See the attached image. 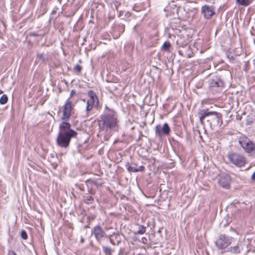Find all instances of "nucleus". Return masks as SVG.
Segmentation results:
<instances>
[{"label":"nucleus","mask_w":255,"mask_h":255,"mask_svg":"<svg viewBox=\"0 0 255 255\" xmlns=\"http://www.w3.org/2000/svg\"><path fill=\"white\" fill-rule=\"evenodd\" d=\"M72 109V102L68 99L64 105L61 119L64 121L59 125V132L56 138V143L62 148L69 147L72 138L76 137L77 132L71 128V125L65 121H68L71 115Z\"/></svg>","instance_id":"1"},{"label":"nucleus","mask_w":255,"mask_h":255,"mask_svg":"<svg viewBox=\"0 0 255 255\" xmlns=\"http://www.w3.org/2000/svg\"><path fill=\"white\" fill-rule=\"evenodd\" d=\"M98 123L101 131L107 132L110 130H117L119 128L117 115L113 110L107 109L101 116Z\"/></svg>","instance_id":"2"},{"label":"nucleus","mask_w":255,"mask_h":255,"mask_svg":"<svg viewBox=\"0 0 255 255\" xmlns=\"http://www.w3.org/2000/svg\"><path fill=\"white\" fill-rule=\"evenodd\" d=\"M199 120L201 124L203 123L204 120L206 118L207 122H209L210 126H217L221 123V116L216 112H209L208 110H203L200 113Z\"/></svg>","instance_id":"3"},{"label":"nucleus","mask_w":255,"mask_h":255,"mask_svg":"<svg viewBox=\"0 0 255 255\" xmlns=\"http://www.w3.org/2000/svg\"><path fill=\"white\" fill-rule=\"evenodd\" d=\"M227 158L230 163L238 167L244 166L247 162L246 158L243 155L237 152H229Z\"/></svg>","instance_id":"4"},{"label":"nucleus","mask_w":255,"mask_h":255,"mask_svg":"<svg viewBox=\"0 0 255 255\" xmlns=\"http://www.w3.org/2000/svg\"><path fill=\"white\" fill-rule=\"evenodd\" d=\"M239 143L244 151L248 153L255 152V144L245 135H241L239 138Z\"/></svg>","instance_id":"5"},{"label":"nucleus","mask_w":255,"mask_h":255,"mask_svg":"<svg viewBox=\"0 0 255 255\" xmlns=\"http://www.w3.org/2000/svg\"><path fill=\"white\" fill-rule=\"evenodd\" d=\"M231 238L226 237L225 235H221L216 241L215 245L219 249H224L231 244Z\"/></svg>","instance_id":"6"},{"label":"nucleus","mask_w":255,"mask_h":255,"mask_svg":"<svg viewBox=\"0 0 255 255\" xmlns=\"http://www.w3.org/2000/svg\"><path fill=\"white\" fill-rule=\"evenodd\" d=\"M201 13L205 19H210L215 14V8L211 5H204L201 8Z\"/></svg>","instance_id":"7"},{"label":"nucleus","mask_w":255,"mask_h":255,"mask_svg":"<svg viewBox=\"0 0 255 255\" xmlns=\"http://www.w3.org/2000/svg\"><path fill=\"white\" fill-rule=\"evenodd\" d=\"M231 178L229 175L226 174H222L219 176L218 183L223 188L229 189L230 188Z\"/></svg>","instance_id":"8"},{"label":"nucleus","mask_w":255,"mask_h":255,"mask_svg":"<svg viewBox=\"0 0 255 255\" xmlns=\"http://www.w3.org/2000/svg\"><path fill=\"white\" fill-rule=\"evenodd\" d=\"M92 234H93L98 242L101 241L102 239L106 237L105 231L99 225L96 226L92 231Z\"/></svg>","instance_id":"9"},{"label":"nucleus","mask_w":255,"mask_h":255,"mask_svg":"<svg viewBox=\"0 0 255 255\" xmlns=\"http://www.w3.org/2000/svg\"><path fill=\"white\" fill-rule=\"evenodd\" d=\"M209 84L212 88H221L223 87L224 83L218 76H214L210 81Z\"/></svg>","instance_id":"10"},{"label":"nucleus","mask_w":255,"mask_h":255,"mask_svg":"<svg viewBox=\"0 0 255 255\" xmlns=\"http://www.w3.org/2000/svg\"><path fill=\"white\" fill-rule=\"evenodd\" d=\"M109 238H110V243L113 245L116 244L119 245L122 241L120 235L118 233H114L112 235H110Z\"/></svg>","instance_id":"11"},{"label":"nucleus","mask_w":255,"mask_h":255,"mask_svg":"<svg viewBox=\"0 0 255 255\" xmlns=\"http://www.w3.org/2000/svg\"><path fill=\"white\" fill-rule=\"evenodd\" d=\"M88 95L90 98V99L88 100L90 103H92L93 105L97 106L99 104L98 99L95 94V93L92 90L89 91Z\"/></svg>","instance_id":"12"},{"label":"nucleus","mask_w":255,"mask_h":255,"mask_svg":"<svg viewBox=\"0 0 255 255\" xmlns=\"http://www.w3.org/2000/svg\"><path fill=\"white\" fill-rule=\"evenodd\" d=\"M144 169V167L143 166H140L139 167H137L136 166H128V170L129 172H141L143 171Z\"/></svg>","instance_id":"13"},{"label":"nucleus","mask_w":255,"mask_h":255,"mask_svg":"<svg viewBox=\"0 0 255 255\" xmlns=\"http://www.w3.org/2000/svg\"><path fill=\"white\" fill-rule=\"evenodd\" d=\"M161 130L162 135H168L171 131L170 128L167 123L163 124V126L161 127Z\"/></svg>","instance_id":"14"},{"label":"nucleus","mask_w":255,"mask_h":255,"mask_svg":"<svg viewBox=\"0 0 255 255\" xmlns=\"http://www.w3.org/2000/svg\"><path fill=\"white\" fill-rule=\"evenodd\" d=\"M155 135L159 138H161L162 135L161 127L160 125H157L155 127Z\"/></svg>","instance_id":"15"},{"label":"nucleus","mask_w":255,"mask_h":255,"mask_svg":"<svg viewBox=\"0 0 255 255\" xmlns=\"http://www.w3.org/2000/svg\"><path fill=\"white\" fill-rule=\"evenodd\" d=\"M236 2L239 4L244 6L249 5L251 3V0H236Z\"/></svg>","instance_id":"16"},{"label":"nucleus","mask_w":255,"mask_h":255,"mask_svg":"<svg viewBox=\"0 0 255 255\" xmlns=\"http://www.w3.org/2000/svg\"><path fill=\"white\" fill-rule=\"evenodd\" d=\"M146 227L144 226L143 225H139L138 226V230L137 231L136 233H135V234H139V235H142L144 233H145L146 231Z\"/></svg>","instance_id":"17"},{"label":"nucleus","mask_w":255,"mask_h":255,"mask_svg":"<svg viewBox=\"0 0 255 255\" xmlns=\"http://www.w3.org/2000/svg\"><path fill=\"white\" fill-rule=\"evenodd\" d=\"M103 250L105 255H112L113 251L109 247L103 246Z\"/></svg>","instance_id":"18"},{"label":"nucleus","mask_w":255,"mask_h":255,"mask_svg":"<svg viewBox=\"0 0 255 255\" xmlns=\"http://www.w3.org/2000/svg\"><path fill=\"white\" fill-rule=\"evenodd\" d=\"M228 251L235 254L240 253V249L238 246L231 247L228 248Z\"/></svg>","instance_id":"19"},{"label":"nucleus","mask_w":255,"mask_h":255,"mask_svg":"<svg viewBox=\"0 0 255 255\" xmlns=\"http://www.w3.org/2000/svg\"><path fill=\"white\" fill-rule=\"evenodd\" d=\"M171 44L169 42H165L162 46V49L166 51H169V48Z\"/></svg>","instance_id":"20"},{"label":"nucleus","mask_w":255,"mask_h":255,"mask_svg":"<svg viewBox=\"0 0 255 255\" xmlns=\"http://www.w3.org/2000/svg\"><path fill=\"white\" fill-rule=\"evenodd\" d=\"M8 98L6 95H3L0 98V103L1 105L6 104L7 102Z\"/></svg>","instance_id":"21"},{"label":"nucleus","mask_w":255,"mask_h":255,"mask_svg":"<svg viewBox=\"0 0 255 255\" xmlns=\"http://www.w3.org/2000/svg\"><path fill=\"white\" fill-rule=\"evenodd\" d=\"M85 202L86 204H91L94 200V198L91 196H87L85 197Z\"/></svg>","instance_id":"22"},{"label":"nucleus","mask_w":255,"mask_h":255,"mask_svg":"<svg viewBox=\"0 0 255 255\" xmlns=\"http://www.w3.org/2000/svg\"><path fill=\"white\" fill-rule=\"evenodd\" d=\"M93 106H95V105H93L92 103H90L89 102L87 101L86 103V112H89L90 110H92Z\"/></svg>","instance_id":"23"},{"label":"nucleus","mask_w":255,"mask_h":255,"mask_svg":"<svg viewBox=\"0 0 255 255\" xmlns=\"http://www.w3.org/2000/svg\"><path fill=\"white\" fill-rule=\"evenodd\" d=\"M20 236L21 238H22L23 240H26L27 239V233L24 230H22L21 232Z\"/></svg>","instance_id":"24"},{"label":"nucleus","mask_w":255,"mask_h":255,"mask_svg":"<svg viewBox=\"0 0 255 255\" xmlns=\"http://www.w3.org/2000/svg\"><path fill=\"white\" fill-rule=\"evenodd\" d=\"M74 69L75 71L80 73L82 69V67L81 65L77 64L74 67Z\"/></svg>","instance_id":"25"},{"label":"nucleus","mask_w":255,"mask_h":255,"mask_svg":"<svg viewBox=\"0 0 255 255\" xmlns=\"http://www.w3.org/2000/svg\"><path fill=\"white\" fill-rule=\"evenodd\" d=\"M8 255H17L14 251H13L12 250H10V251H8Z\"/></svg>","instance_id":"26"},{"label":"nucleus","mask_w":255,"mask_h":255,"mask_svg":"<svg viewBox=\"0 0 255 255\" xmlns=\"http://www.w3.org/2000/svg\"><path fill=\"white\" fill-rule=\"evenodd\" d=\"M75 92H76L75 90H71V91L70 92V97H69V98L68 99H70V100L71 97L73 96V95L75 94Z\"/></svg>","instance_id":"27"},{"label":"nucleus","mask_w":255,"mask_h":255,"mask_svg":"<svg viewBox=\"0 0 255 255\" xmlns=\"http://www.w3.org/2000/svg\"><path fill=\"white\" fill-rule=\"evenodd\" d=\"M252 179L254 180H255V171L253 173L252 175Z\"/></svg>","instance_id":"28"},{"label":"nucleus","mask_w":255,"mask_h":255,"mask_svg":"<svg viewBox=\"0 0 255 255\" xmlns=\"http://www.w3.org/2000/svg\"><path fill=\"white\" fill-rule=\"evenodd\" d=\"M30 35H32V36H38V34L36 33H35V32L31 33Z\"/></svg>","instance_id":"29"},{"label":"nucleus","mask_w":255,"mask_h":255,"mask_svg":"<svg viewBox=\"0 0 255 255\" xmlns=\"http://www.w3.org/2000/svg\"><path fill=\"white\" fill-rule=\"evenodd\" d=\"M80 242L81 243H83L84 242V239L82 237H81V240H80Z\"/></svg>","instance_id":"30"},{"label":"nucleus","mask_w":255,"mask_h":255,"mask_svg":"<svg viewBox=\"0 0 255 255\" xmlns=\"http://www.w3.org/2000/svg\"><path fill=\"white\" fill-rule=\"evenodd\" d=\"M91 181V180H90V179H88V180H87V181H86V182H89V181Z\"/></svg>","instance_id":"31"},{"label":"nucleus","mask_w":255,"mask_h":255,"mask_svg":"<svg viewBox=\"0 0 255 255\" xmlns=\"http://www.w3.org/2000/svg\"><path fill=\"white\" fill-rule=\"evenodd\" d=\"M2 93V91L1 90H0V94Z\"/></svg>","instance_id":"32"}]
</instances>
